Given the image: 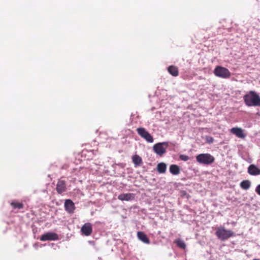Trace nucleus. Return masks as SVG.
I'll list each match as a JSON object with an SVG mask.
<instances>
[{"mask_svg": "<svg viewBox=\"0 0 260 260\" xmlns=\"http://www.w3.org/2000/svg\"><path fill=\"white\" fill-rule=\"evenodd\" d=\"M245 104L248 107L260 106V96L254 91L250 90L243 96Z\"/></svg>", "mask_w": 260, "mask_h": 260, "instance_id": "1", "label": "nucleus"}, {"mask_svg": "<svg viewBox=\"0 0 260 260\" xmlns=\"http://www.w3.org/2000/svg\"><path fill=\"white\" fill-rule=\"evenodd\" d=\"M198 162L204 165H210L214 162L215 158L209 153H201L196 156Z\"/></svg>", "mask_w": 260, "mask_h": 260, "instance_id": "2", "label": "nucleus"}, {"mask_svg": "<svg viewBox=\"0 0 260 260\" xmlns=\"http://www.w3.org/2000/svg\"><path fill=\"white\" fill-rule=\"evenodd\" d=\"M234 233L231 230H226L224 227L218 228L216 232L215 235L217 238L222 240L224 241L232 237Z\"/></svg>", "mask_w": 260, "mask_h": 260, "instance_id": "3", "label": "nucleus"}, {"mask_svg": "<svg viewBox=\"0 0 260 260\" xmlns=\"http://www.w3.org/2000/svg\"><path fill=\"white\" fill-rule=\"evenodd\" d=\"M213 73L215 76L223 79L229 78L231 76V73L228 69L221 66H217Z\"/></svg>", "mask_w": 260, "mask_h": 260, "instance_id": "4", "label": "nucleus"}, {"mask_svg": "<svg viewBox=\"0 0 260 260\" xmlns=\"http://www.w3.org/2000/svg\"><path fill=\"white\" fill-rule=\"evenodd\" d=\"M169 146V142H163L155 144L153 149L154 152L157 155L161 156L166 152V149Z\"/></svg>", "mask_w": 260, "mask_h": 260, "instance_id": "5", "label": "nucleus"}, {"mask_svg": "<svg viewBox=\"0 0 260 260\" xmlns=\"http://www.w3.org/2000/svg\"><path fill=\"white\" fill-rule=\"evenodd\" d=\"M137 133L148 143H152L154 139L150 134L144 127H138L137 128Z\"/></svg>", "mask_w": 260, "mask_h": 260, "instance_id": "6", "label": "nucleus"}, {"mask_svg": "<svg viewBox=\"0 0 260 260\" xmlns=\"http://www.w3.org/2000/svg\"><path fill=\"white\" fill-rule=\"evenodd\" d=\"M58 239V236L57 234L53 232H47L41 236L40 240L42 241H55Z\"/></svg>", "mask_w": 260, "mask_h": 260, "instance_id": "7", "label": "nucleus"}, {"mask_svg": "<svg viewBox=\"0 0 260 260\" xmlns=\"http://www.w3.org/2000/svg\"><path fill=\"white\" fill-rule=\"evenodd\" d=\"M81 231L83 235L88 236L92 232V225L89 222L85 223L81 228Z\"/></svg>", "mask_w": 260, "mask_h": 260, "instance_id": "8", "label": "nucleus"}, {"mask_svg": "<svg viewBox=\"0 0 260 260\" xmlns=\"http://www.w3.org/2000/svg\"><path fill=\"white\" fill-rule=\"evenodd\" d=\"M56 191L59 194L67 191L66 182L64 180H58L56 184Z\"/></svg>", "mask_w": 260, "mask_h": 260, "instance_id": "9", "label": "nucleus"}, {"mask_svg": "<svg viewBox=\"0 0 260 260\" xmlns=\"http://www.w3.org/2000/svg\"><path fill=\"white\" fill-rule=\"evenodd\" d=\"M64 208L68 212L72 213L75 209V204L72 200H67L64 203Z\"/></svg>", "mask_w": 260, "mask_h": 260, "instance_id": "10", "label": "nucleus"}, {"mask_svg": "<svg viewBox=\"0 0 260 260\" xmlns=\"http://www.w3.org/2000/svg\"><path fill=\"white\" fill-rule=\"evenodd\" d=\"M135 196V194L132 193H122L118 196V199L122 201H129L134 200Z\"/></svg>", "mask_w": 260, "mask_h": 260, "instance_id": "11", "label": "nucleus"}, {"mask_svg": "<svg viewBox=\"0 0 260 260\" xmlns=\"http://www.w3.org/2000/svg\"><path fill=\"white\" fill-rule=\"evenodd\" d=\"M248 173L251 175H260V169L254 165H250L248 168Z\"/></svg>", "mask_w": 260, "mask_h": 260, "instance_id": "12", "label": "nucleus"}, {"mask_svg": "<svg viewBox=\"0 0 260 260\" xmlns=\"http://www.w3.org/2000/svg\"><path fill=\"white\" fill-rule=\"evenodd\" d=\"M231 132L238 138L243 139L246 137V135L243 133L242 129L241 128L233 127L231 129Z\"/></svg>", "mask_w": 260, "mask_h": 260, "instance_id": "13", "label": "nucleus"}, {"mask_svg": "<svg viewBox=\"0 0 260 260\" xmlns=\"http://www.w3.org/2000/svg\"><path fill=\"white\" fill-rule=\"evenodd\" d=\"M137 236L138 239L146 244H149L150 243V240L148 239L147 235L144 234L143 232H138L137 233Z\"/></svg>", "mask_w": 260, "mask_h": 260, "instance_id": "14", "label": "nucleus"}, {"mask_svg": "<svg viewBox=\"0 0 260 260\" xmlns=\"http://www.w3.org/2000/svg\"><path fill=\"white\" fill-rule=\"evenodd\" d=\"M132 160L135 167L140 166L143 163L142 158L138 155L133 156Z\"/></svg>", "mask_w": 260, "mask_h": 260, "instance_id": "15", "label": "nucleus"}, {"mask_svg": "<svg viewBox=\"0 0 260 260\" xmlns=\"http://www.w3.org/2000/svg\"><path fill=\"white\" fill-rule=\"evenodd\" d=\"M170 172L173 175H178L180 173V168L176 165H172L170 167Z\"/></svg>", "mask_w": 260, "mask_h": 260, "instance_id": "16", "label": "nucleus"}, {"mask_svg": "<svg viewBox=\"0 0 260 260\" xmlns=\"http://www.w3.org/2000/svg\"><path fill=\"white\" fill-rule=\"evenodd\" d=\"M168 71L169 73L173 76L176 77L178 75V70L175 66H171L169 67Z\"/></svg>", "mask_w": 260, "mask_h": 260, "instance_id": "17", "label": "nucleus"}, {"mask_svg": "<svg viewBox=\"0 0 260 260\" xmlns=\"http://www.w3.org/2000/svg\"><path fill=\"white\" fill-rule=\"evenodd\" d=\"M167 166L164 162H160L157 165V170L159 173H165L166 171Z\"/></svg>", "mask_w": 260, "mask_h": 260, "instance_id": "18", "label": "nucleus"}, {"mask_svg": "<svg viewBox=\"0 0 260 260\" xmlns=\"http://www.w3.org/2000/svg\"><path fill=\"white\" fill-rule=\"evenodd\" d=\"M251 183L249 180H243L240 183V187L245 190L248 189L250 187Z\"/></svg>", "mask_w": 260, "mask_h": 260, "instance_id": "19", "label": "nucleus"}, {"mask_svg": "<svg viewBox=\"0 0 260 260\" xmlns=\"http://www.w3.org/2000/svg\"><path fill=\"white\" fill-rule=\"evenodd\" d=\"M175 243L177 246L182 249H185L186 245L184 241L180 239H178L175 240Z\"/></svg>", "mask_w": 260, "mask_h": 260, "instance_id": "20", "label": "nucleus"}, {"mask_svg": "<svg viewBox=\"0 0 260 260\" xmlns=\"http://www.w3.org/2000/svg\"><path fill=\"white\" fill-rule=\"evenodd\" d=\"M11 206L14 208V209H22L23 207V205L21 203H18L16 202H12L11 203Z\"/></svg>", "mask_w": 260, "mask_h": 260, "instance_id": "21", "label": "nucleus"}, {"mask_svg": "<svg viewBox=\"0 0 260 260\" xmlns=\"http://www.w3.org/2000/svg\"><path fill=\"white\" fill-rule=\"evenodd\" d=\"M179 158L183 161H187L189 159V157L188 156L184 155V154H181L179 155Z\"/></svg>", "mask_w": 260, "mask_h": 260, "instance_id": "22", "label": "nucleus"}, {"mask_svg": "<svg viewBox=\"0 0 260 260\" xmlns=\"http://www.w3.org/2000/svg\"><path fill=\"white\" fill-rule=\"evenodd\" d=\"M207 141L209 143H212L213 142V138L211 137H208L207 138Z\"/></svg>", "mask_w": 260, "mask_h": 260, "instance_id": "23", "label": "nucleus"}, {"mask_svg": "<svg viewBox=\"0 0 260 260\" xmlns=\"http://www.w3.org/2000/svg\"><path fill=\"white\" fill-rule=\"evenodd\" d=\"M255 191L260 196V184L258 185L255 189Z\"/></svg>", "mask_w": 260, "mask_h": 260, "instance_id": "24", "label": "nucleus"}, {"mask_svg": "<svg viewBox=\"0 0 260 260\" xmlns=\"http://www.w3.org/2000/svg\"><path fill=\"white\" fill-rule=\"evenodd\" d=\"M39 244L38 243H35L33 245L34 247L37 250L38 249V247H39Z\"/></svg>", "mask_w": 260, "mask_h": 260, "instance_id": "25", "label": "nucleus"}, {"mask_svg": "<svg viewBox=\"0 0 260 260\" xmlns=\"http://www.w3.org/2000/svg\"><path fill=\"white\" fill-rule=\"evenodd\" d=\"M45 245H46V244H41L40 246V247H42V246H45Z\"/></svg>", "mask_w": 260, "mask_h": 260, "instance_id": "26", "label": "nucleus"}, {"mask_svg": "<svg viewBox=\"0 0 260 260\" xmlns=\"http://www.w3.org/2000/svg\"><path fill=\"white\" fill-rule=\"evenodd\" d=\"M253 260H260L259 259H254Z\"/></svg>", "mask_w": 260, "mask_h": 260, "instance_id": "27", "label": "nucleus"}]
</instances>
